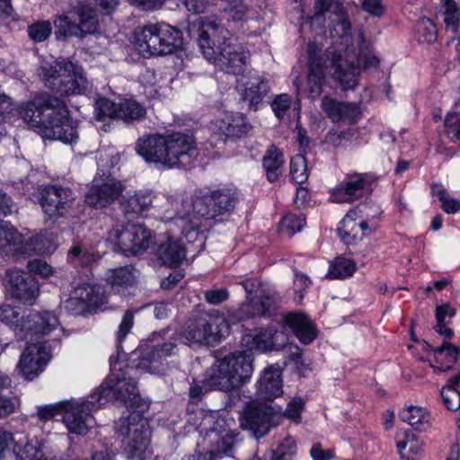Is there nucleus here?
I'll return each mask as SVG.
<instances>
[{"label": "nucleus", "instance_id": "63", "mask_svg": "<svg viewBox=\"0 0 460 460\" xmlns=\"http://www.w3.org/2000/svg\"><path fill=\"white\" fill-rule=\"evenodd\" d=\"M64 411V402L55 405H45L38 408L37 414L40 420L48 421Z\"/></svg>", "mask_w": 460, "mask_h": 460}, {"label": "nucleus", "instance_id": "29", "mask_svg": "<svg viewBox=\"0 0 460 460\" xmlns=\"http://www.w3.org/2000/svg\"><path fill=\"white\" fill-rule=\"evenodd\" d=\"M156 199L150 190H139L129 197H122L119 200V207L125 217L135 218L142 215L153 206Z\"/></svg>", "mask_w": 460, "mask_h": 460}, {"label": "nucleus", "instance_id": "36", "mask_svg": "<svg viewBox=\"0 0 460 460\" xmlns=\"http://www.w3.org/2000/svg\"><path fill=\"white\" fill-rule=\"evenodd\" d=\"M262 164L268 181L270 182L278 181L283 172V153L276 146L271 145L263 156Z\"/></svg>", "mask_w": 460, "mask_h": 460}, {"label": "nucleus", "instance_id": "61", "mask_svg": "<svg viewBox=\"0 0 460 460\" xmlns=\"http://www.w3.org/2000/svg\"><path fill=\"white\" fill-rule=\"evenodd\" d=\"M258 301L259 309L261 310V316L270 313L276 306V300L273 295L265 292L264 290L260 291V295L255 296Z\"/></svg>", "mask_w": 460, "mask_h": 460}, {"label": "nucleus", "instance_id": "60", "mask_svg": "<svg viewBox=\"0 0 460 460\" xmlns=\"http://www.w3.org/2000/svg\"><path fill=\"white\" fill-rule=\"evenodd\" d=\"M18 440L11 432L0 428V460H9L7 453L13 452L10 449L11 445H14Z\"/></svg>", "mask_w": 460, "mask_h": 460}, {"label": "nucleus", "instance_id": "50", "mask_svg": "<svg viewBox=\"0 0 460 460\" xmlns=\"http://www.w3.org/2000/svg\"><path fill=\"white\" fill-rule=\"evenodd\" d=\"M290 176L297 184H303L308 179L306 159L302 155H296L290 161Z\"/></svg>", "mask_w": 460, "mask_h": 460}, {"label": "nucleus", "instance_id": "52", "mask_svg": "<svg viewBox=\"0 0 460 460\" xmlns=\"http://www.w3.org/2000/svg\"><path fill=\"white\" fill-rule=\"evenodd\" d=\"M418 40L420 42L432 43L437 39V28L429 18L422 17L416 24Z\"/></svg>", "mask_w": 460, "mask_h": 460}, {"label": "nucleus", "instance_id": "26", "mask_svg": "<svg viewBox=\"0 0 460 460\" xmlns=\"http://www.w3.org/2000/svg\"><path fill=\"white\" fill-rule=\"evenodd\" d=\"M208 436L211 438L212 447L206 453H195L188 460H217L232 452L234 446V436L229 431L224 435L212 429Z\"/></svg>", "mask_w": 460, "mask_h": 460}, {"label": "nucleus", "instance_id": "42", "mask_svg": "<svg viewBox=\"0 0 460 460\" xmlns=\"http://www.w3.org/2000/svg\"><path fill=\"white\" fill-rule=\"evenodd\" d=\"M67 255L71 261L82 266H88L97 259V254L82 241L74 242Z\"/></svg>", "mask_w": 460, "mask_h": 460}, {"label": "nucleus", "instance_id": "41", "mask_svg": "<svg viewBox=\"0 0 460 460\" xmlns=\"http://www.w3.org/2000/svg\"><path fill=\"white\" fill-rule=\"evenodd\" d=\"M79 22L76 23L79 30V39L97 31L99 26L98 16L94 9L89 6H81L76 11Z\"/></svg>", "mask_w": 460, "mask_h": 460}, {"label": "nucleus", "instance_id": "10", "mask_svg": "<svg viewBox=\"0 0 460 460\" xmlns=\"http://www.w3.org/2000/svg\"><path fill=\"white\" fill-rule=\"evenodd\" d=\"M229 332V324L223 315L202 314L190 319L181 337L190 344L214 346L220 342Z\"/></svg>", "mask_w": 460, "mask_h": 460}, {"label": "nucleus", "instance_id": "20", "mask_svg": "<svg viewBox=\"0 0 460 460\" xmlns=\"http://www.w3.org/2000/svg\"><path fill=\"white\" fill-rule=\"evenodd\" d=\"M50 358L43 342H31L21 355L18 367L26 380H33L39 376Z\"/></svg>", "mask_w": 460, "mask_h": 460}, {"label": "nucleus", "instance_id": "56", "mask_svg": "<svg viewBox=\"0 0 460 460\" xmlns=\"http://www.w3.org/2000/svg\"><path fill=\"white\" fill-rule=\"evenodd\" d=\"M358 132L356 128H348L342 131L331 130L326 135V142L339 147L345 146L358 137Z\"/></svg>", "mask_w": 460, "mask_h": 460}, {"label": "nucleus", "instance_id": "40", "mask_svg": "<svg viewBox=\"0 0 460 460\" xmlns=\"http://www.w3.org/2000/svg\"><path fill=\"white\" fill-rule=\"evenodd\" d=\"M400 418L419 430H426L430 424V414L422 407L409 406L400 412Z\"/></svg>", "mask_w": 460, "mask_h": 460}, {"label": "nucleus", "instance_id": "59", "mask_svg": "<svg viewBox=\"0 0 460 460\" xmlns=\"http://www.w3.org/2000/svg\"><path fill=\"white\" fill-rule=\"evenodd\" d=\"M291 105V97L288 94L277 95L271 103V108L279 119H282Z\"/></svg>", "mask_w": 460, "mask_h": 460}, {"label": "nucleus", "instance_id": "45", "mask_svg": "<svg viewBox=\"0 0 460 460\" xmlns=\"http://www.w3.org/2000/svg\"><path fill=\"white\" fill-rule=\"evenodd\" d=\"M356 270V263L347 258L338 257L330 265L327 278L329 279H343L352 276Z\"/></svg>", "mask_w": 460, "mask_h": 460}, {"label": "nucleus", "instance_id": "44", "mask_svg": "<svg viewBox=\"0 0 460 460\" xmlns=\"http://www.w3.org/2000/svg\"><path fill=\"white\" fill-rule=\"evenodd\" d=\"M296 454V443L294 438H285L276 449L268 451L264 455L265 460H292Z\"/></svg>", "mask_w": 460, "mask_h": 460}, {"label": "nucleus", "instance_id": "38", "mask_svg": "<svg viewBox=\"0 0 460 460\" xmlns=\"http://www.w3.org/2000/svg\"><path fill=\"white\" fill-rule=\"evenodd\" d=\"M107 283L117 292L133 286L135 281L134 270L131 266L119 267L110 270L106 277Z\"/></svg>", "mask_w": 460, "mask_h": 460}, {"label": "nucleus", "instance_id": "33", "mask_svg": "<svg viewBox=\"0 0 460 460\" xmlns=\"http://www.w3.org/2000/svg\"><path fill=\"white\" fill-rule=\"evenodd\" d=\"M361 212L359 208H355L349 210L340 223L338 234L346 244H353L362 240V234L357 222Z\"/></svg>", "mask_w": 460, "mask_h": 460}, {"label": "nucleus", "instance_id": "49", "mask_svg": "<svg viewBox=\"0 0 460 460\" xmlns=\"http://www.w3.org/2000/svg\"><path fill=\"white\" fill-rule=\"evenodd\" d=\"M305 225V217L303 214H287L279 224V231L288 237L300 232Z\"/></svg>", "mask_w": 460, "mask_h": 460}, {"label": "nucleus", "instance_id": "17", "mask_svg": "<svg viewBox=\"0 0 460 460\" xmlns=\"http://www.w3.org/2000/svg\"><path fill=\"white\" fill-rule=\"evenodd\" d=\"M125 188V184L115 178L93 182L84 193V203L94 209L108 208L122 197Z\"/></svg>", "mask_w": 460, "mask_h": 460}, {"label": "nucleus", "instance_id": "19", "mask_svg": "<svg viewBox=\"0 0 460 460\" xmlns=\"http://www.w3.org/2000/svg\"><path fill=\"white\" fill-rule=\"evenodd\" d=\"M6 287L13 298L30 305L40 293L36 279L30 273L16 269L7 271Z\"/></svg>", "mask_w": 460, "mask_h": 460}, {"label": "nucleus", "instance_id": "5", "mask_svg": "<svg viewBox=\"0 0 460 460\" xmlns=\"http://www.w3.org/2000/svg\"><path fill=\"white\" fill-rule=\"evenodd\" d=\"M137 370L128 364L115 363L111 367V375L94 392L98 405L103 404L104 400H116L122 402L132 412H144L149 407L138 393L136 381Z\"/></svg>", "mask_w": 460, "mask_h": 460}, {"label": "nucleus", "instance_id": "35", "mask_svg": "<svg viewBox=\"0 0 460 460\" xmlns=\"http://www.w3.org/2000/svg\"><path fill=\"white\" fill-rule=\"evenodd\" d=\"M146 116V110L143 104L133 99H124L117 102L116 119L126 124L142 120Z\"/></svg>", "mask_w": 460, "mask_h": 460}, {"label": "nucleus", "instance_id": "62", "mask_svg": "<svg viewBox=\"0 0 460 460\" xmlns=\"http://www.w3.org/2000/svg\"><path fill=\"white\" fill-rule=\"evenodd\" d=\"M362 9L372 16L382 17L386 12L383 0H363Z\"/></svg>", "mask_w": 460, "mask_h": 460}, {"label": "nucleus", "instance_id": "7", "mask_svg": "<svg viewBox=\"0 0 460 460\" xmlns=\"http://www.w3.org/2000/svg\"><path fill=\"white\" fill-rule=\"evenodd\" d=\"M253 372L251 353L234 351L217 359L208 372V382L214 388L230 392L250 380Z\"/></svg>", "mask_w": 460, "mask_h": 460}, {"label": "nucleus", "instance_id": "1", "mask_svg": "<svg viewBox=\"0 0 460 460\" xmlns=\"http://www.w3.org/2000/svg\"><path fill=\"white\" fill-rule=\"evenodd\" d=\"M237 199V191L228 188L204 194L197 193L190 202L178 198H168L165 205L172 206L174 212L171 213L166 209L163 220L173 223L187 237L190 232H203L211 219L233 210Z\"/></svg>", "mask_w": 460, "mask_h": 460}, {"label": "nucleus", "instance_id": "22", "mask_svg": "<svg viewBox=\"0 0 460 460\" xmlns=\"http://www.w3.org/2000/svg\"><path fill=\"white\" fill-rule=\"evenodd\" d=\"M167 135L146 134L140 137L135 146L136 152L147 163L166 168Z\"/></svg>", "mask_w": 460, "mask_h": 460}, {"label": "nucleus", "instance_id": "34", "mask_svg": "<svg viewBox=\"0 0 460 460\" xmlns=\"http://www.w3.org/2000/svg\"><path fill=\"white\" fill-rule=\"evenodd\" d=\"M13 452L7 453L9 460H43V453L37 440H27L26 438L19 435Z\"/></svg>", "mask_w": 460, "mask_h": 460}, {"label": "nucleus", "instance_id": "31", "mask_svg": "<svg viewBox=\"0 0 460 460\" xmlns=\"http://www.w3.org/2000/svg\"><path fill=\"white\" fill-rule=\"evenodd\" d=\"M279 333L274 328H260L253 331L252 333L246 334L243 338V342L250 350L256 349L261 352L276 349L275 343Z\"/></svg>", "mask_w": 460, "mask_h": 460}, {"label": "nucleus", "instance_id": "4", "mask_svg": "<svg viewBox=\"0 0 460 460\" xmlns=\"http://www.w3.org/2000/svg\"><path fill=\"white\" fill-rule=\"evenodd\" d=\"M229 31L216 20L202 23L198 37V45L204 58L231 75L242 74L247 66L249 53L227 37Z\"/></svg>", "mask_w": 460, "mask_h": 460}, {"label": "nucleus", "instance_id": "58", "mask_svg": "<svg viewBox=\"0 0 460 460\" xmlns=\"http://www.w3.org/2000/svg\"><path fill=\"white\" fill-rule=\"evenodd\" d=\"M134 324V313L132 310H127L122 317V321L119 326L117 342L119 349L123 339L130 332Z\"/></svg>", "mask_w": 460, "mask_h": 460}, {"label": "nucleus", "instance_id": "37", "mask_svg": "<svg viewBox=\"0 0 460 460\" xmlns=\"http://www.w3.org/2000/svg\"><path fill=\"white\" fill-rule=\"evenodd\" d=\"M436 362L439 366L435 367L436 372H446L452 368V365L457 360L459 348L450 342L444 341L439 347L433 349Z\"/></svg>", "mask_w": 460, "mask_h": 460}, {"label": "nucleus", "instance_id": "53", "mask_svg": "<svg viewBox=\"0 0 460 460\" xmlns=\"http://www.w3.org/2000/svg\"><path fill=\"white\" fill-rule=\"evenodd\" d=\"M445 134L456 142L460 140V110L454 109L447 114L444 119Z\"/></svg>", "mask_w": 460, "mask_h": 460}, {"label": "nucleus", "instance_id": "21", "mask_svg": "<svg viewBox=\"0 0 460 460\" xmlns=\"http://www.w3.org/2000/svg\"><path fill=\"white\" fill-rule=\"evenodd\" d=\"M211 130L225 140H236L246 137L252 126L242 113H226L210 124Z\"/></svg>", "mask_w": 460, "mask_h": 460}, {"label": "nucleus", "instance_id": "32", "mask_svg": "<svg viewBox=\"0 0 460 460\" xmlns=\"http://www.w3.org/2000/svg\"><path fill=\"white\" fill-rule=\"evenodd\" d=\"M156 255L163 264L177 267L185 259L186 251L179 240L168 237L164 242L159 243Z\"/></svg>", "mask_w": 460, "mask_h": 460}, {"label": "nucleus", "instance_id": "30", "mask_svg": "<svg viewBox=\"0 0 460 460\" xmlns=\"http://www.w3.org/2000/svg\"><path fill=\"white\" fill-rule=\"evenodd\" d=\"M283 393L281 371L279 367L266 368L257 383V394L262 399L273 400Z\"/></svg>", "mask_w": 460, "mask_h": 460}, {"label": "nucleus", "instance_id": "28", "mask_svg": "<svg viewBox=\"0 0 460 460\" xmlns=\"http://www.w3.org/2000/svg\"><path fill=\"white\" fill-rule=\"evenodd\" d=\"M284 322L304 344H310L317 337V330L311 319L304 313H288Z\"/></svg>", "mask_w": 460, "mask_h": 460}, {"label": "nucleus", "instance_id": "8", "mask_svg": "<svg viewBox=\"0 0 460 460\" xmlns=\"http://www.w3.org/2000/svg\"><path fill=\"white\" fill-rule=\"evenodd\" d=\"M181 44V31L165 22L148 24L134 32L135 48L145 58L172 54Z\"/></svg>", "mask_w": 460, "mask_h": 460}, {"label": "nucleus", "instance_id": "27", "mask_svg": "<svg viewBox=\"0 0 460 460\" xmlns=\"http://www.w3.org/2000/svg\"><path fill=\"white\" fill-rule=\"evenodd\" d=\"M324 80L325 60L315 51H310L306 91L312 99L322 94Z\"/></svg>", "mask_w": 460, "mask_h": 460}, {"label": "nucleus", "instance_id": "64", "mask_svg": "<svg viewBox=\"0 0 460 460\" xmlns=\"http://www.w3.org/2000/svg\"><path fill=\"white\" fill-rule=\"evenodd\" d=\"M305 402L300 397L293 398L287 406L284 416L293 420L298 421L300 414L304 408Z\"/></svg>", "mask_w": 460, "mask_h": 460}, {"label": "nucleus", "instance_id": "3", "mask_svg": "<svg viewBox=\"0 0 460 460\" xmlns=\"http://www.w3.org/2000/svg\"><path fill=\"white\" fill-rule=\"evenodd\" d=\"M19 116L31 128H42L51 139L64 143L75 142L77 128L66 103L49 93H41L18 109Z\"/></svg>", "mask_w": 460, "mask_h": 460}, {"label": "nucleus", "instance_id": "12", "mask_svg": "<svg viewBox=\"0 0 460 460\" xmlns=\"http://www.w3.org/2000/svg\"><path fill=\"white\" fill-rule=\"evenodd\" d=\"M90 401L64 402L63 422L71 433L85 435L94 424L93 411L99 407L93 393Z\"/></svg>", "mask_w": 460, "mask_h": 460}, {"label": "nucleus", "instance_id": "48", "mask_svg": "<svg viewBox=\"0 0 460 460\" xmlns=\"http://www.w3.org/2000/svg\"><path fill=\"white\" fill-rule=\"evenodd\" d=\"M22 242V235L7 222H0V250L13 247Z\"/></svg>", "mask_w": 460, "mask_h": 460}, {"label": "nucleus", "instance_id": "39", "mask_svg": "<svg viewBox=\"0 0 460 460\" xmlns=\"http://www.w3.org/2000/svg\"><path fill=\"white\" fill-rule=\"evenodd\" d=\"M460 372L450 376L441 389L440 394L446 408L449 411L460 409Z\"/></svg>", "mask_w": 460, "mask_h": 460}, {"label": "nucleus", "instance_id": "16", "mask_svg": "<svg viewBox=\"0 0 460 460\" xmlns=\"http://www.w3.org/2000/svg\"><path fill=\"white\" fill-rule=\"evenodd\" d=\"M176 345L172 342L143 348L138 352V362L132 365L137 371L164 375L168 369L166 358L176 353Z\"/></svg>", "mask_w": 460, "mask_h": 460}, {"label": "nucleus", "instance_id": "6", "mask_svg": "<svg viewBox=\"0 0 460 460\" xmlns=\"http://www.w3.org/2000/svg\"><path fill=\"white\" fill-rule=\"evenodd\" d=\"M39 75L46 88L61 96L83 94L90 87L83 67L67 58L42 63Z\"/></svg>", "mask_w": 460, "mask_h": 460}, {"label": "nucleus", "instance_id": "57", "mask_svg": "<svg viewBox=\"0 0 460 460\" xmlns=\"http://www.w3.org/2000/svg\"><path fill=\"white\" fill-rule=\"evenodd\" d=\"M407 447L410 453L412 455H417L422 449V442H420L412 432H405L403 440L397 441V448L401 454L402 458H404V456L402 454V452Z\"/></svg>", "mask_w": 460, "mask_h": 460}, {"label": "nucleus", "instance_id": "2", "mask_svg": "<svg viewBox=\"0 0 460 460\" xmlns=\"http://www.w3.org/2000/svg\"><path fill=\"white\" fill-rule=\"evenodd\" d=\"M325 13L333 14L332 22L341 28L342 43H346L345 49H337L332 54L333 78L339 81L343 88L353 89L358 85V77L361 67H376L379 59L371 55L361 57L353 45H349L351 24L348 19L343 4L336 0H315L314 5V18L319 20Z\"/></svg>", "mask_w": 460, "mask_h": 460}, {"label": "nucleus", "instance_id": "13", "mask_svg": "<svg viewBox=\"0 0 460 460\" xmlns=\"http://www.w3.org/2000/svg\"><path fill=\"white\" fill-rule=\"evenodd\" d=\"M166 168L189 167L199 152L192 136L175 132L167 135Z\"/></svg>", "mask_w": 460, "mask_h": 460}, {"label": "nucleus", "instance_id": "25", "mask_svg": "<svg viewBox=\"0 0 460 460\" xmlns=\"http://www.w3.org/2000/svg\"><path fill=\"white\" fill-rule=\"evenodd\" d=\"M240 85V100L247 104L250 111H258L270 93L268 81L258 75H251Z\"/></svg>", "mask_w": 460, "mask_h": 460}, {"label": "nucleus", "instance_id": "54", "mask_svg": "<svg viewBox=\"0 0 460 460\" xmlns=\"http://www.w3.org/2000/svg\"><path fill=\"white\" fill-rule=\"evenodd\" d=\"M30 39L34 42L46 40L52 32V25L49 21H37L28 26Z\"/></svg>", "mask_w": 460, "mask_h": 460}, {"label": "nucleus", "instance_id": "43", "mask_svg": "<svg viewBox=\"0 0 460 460\" xmlns=\"http://www.w3.org/2000/svg\"><path fill=\"white\" fill-rule=\"evenodd\" d=\"M53 24L56 29L55 34L58 40L66 39L68 37L78 36V28L76 22L66 14H58L54 17Z\"/></svg>", "mask_w": 460, "mask_h": 460}, {"label": "nucleus", "instance_id": "18", "mask_svg": "<svg viewBox=\"0 0 460 460\" xmlns=\"http://www.w3.org/2000/svg\"><path fill=\"white\" fill-rule=\"evenodd\" d=\"M58 324V318L52 312L27 310L22 314L21 332L24 339L37 340L49 334Z\"/></svg>", "mask_w": 460, "mask_h": 460}, {"label": "nucleus", "instance_id": "51", "mask_svg": "<svg viewBox=\"0 0 460 460\" xmlns=\"http://www.w3.org/2000/svg\"><path fill=\"white\" fill-rule=\"evenodd\" d=\"M257 316H261V310L259 309L258 301L255 296L253 297H247L233 314V317L236 322L245 321Z\"/></svg>", "mask_w": 460, "mask_h": 460}, {"label": "nucleus", "instance_id": "47", "mask_svg": "<svg viewBox=\"0 0 460 460\" xmlns=\"http://www.w3.org/2000/svg\"><path fill=\"white\" fill-rule=\"evenodd\" d=\"M24 312L20 307L4 305L0 307V322L21 332L22 318Z\"/></svg>", "mask_w": 460, "mask_h": 460}, {"label": "nucleus", "instance_id": "9", "mask_svg": "<svg viewBox=\"0 0 460 460\" xmlns=\"http://www.w3.org/2000/svg\"><path fill=\"white\" fill-rule=\"evenodd\" d=\"M144 412H131L116 423V433L123 438L132 460H144L148 454L150 431Z\"/></svg>", "mask_w": 460, "mask_h": 460}, {"label": "nucleus", "instance_id": "15", "mask_svg": "<svg viewBox=\"0 0 460 460\" xmlns=\"http://www.w3.org/2000/svg\"><path fill=\"white\" fill-rule=\"evenodd\" d=\"M75 198L70 188L49 184L40 190V204L49 217H62L72 207Z\"/></svg>", "mask_w": 460, "mask_h": 460}, {"label": "nucleus", "instance_id": "11", "mask_svg": "<svg viewBox=\"0 0 460 460\" xmlns=\"http://www.w3.org/2000/svg\"><path fill=\"white\" fill-rule=\"evenodd\" d=\"M108 240L126 256L146 252L154 238L149 229L139 224L118 225L108 233Z\"/></svg>", "mask_w": 460, "mask_h": 460}, {"label": "nucleus", "instance_id": "23", "mask_svg": "<svg viewBox=\"0 0 460 460\" xmlns=\"http://www.w3.org/2000/svg\"><path fill=\"white\" fill-rule=\"evenodd\" d=\"M321 108L333 123L353 125L361 118V111L357 103L341 102L330 96L323 98Z\"/></svg>", "mask_w": 460, "mask_h": 460}, {"label": "nucleus", "instance_id": "14", "mask_svg": "<svg viewBox=\"0 0 460 460\" xmlns=\"http://www.w3.org/2000/svg\"><path fill=\"white\" fill-rule=\"evenodd\" d=\"M274 416L275 411L271 406L259 401H252L241 412V427L251 430L256 438H261L276 425Z\"/></svg>", "mask_w": 460, "mask_h": 460}, {"label": "nucleus", "instance_id": "55", "mask_svg": "<svg viewBox=\"0 0 460 460\" xmlns=\"http://www.w3.org/2000/svg\"><path fill=\"white\" fill-rule=\"evenodd\" d=\"M95 119L104 121L106 118L116 119L117 103L107 98H99L94 103Z\"/></svg>", "mask_w": 460, "mask_h": 460}, {"label": "nucleus", "instance_id": "46", "mask_svg": "<svg viewBox=\"0 0 460 460\" xmlns=\"http://www.w3.org/2000/svg\"><path fill=\"white\" fill-rule=\"evenodd\" d=\"M82 301L85 302L90 309L93 306H99L102 303V295L100 288L89 284H84L74 291Z\"/></svg>", "mask_w": 460, "mask_h": 460}, {"label": "nucleus", "instance_id": "24", "mask_svg": "<svg viewBox=\"0 0 460 460\" xmlns=\"http://www.w3.org/2000/svg\"><path fill=\"white\" fill-rule=\"evenodd\" d=\"M369 186V181L365 174L355 173L348 175L331 194V200L338 203L353 202L362 197Z\"/></svg>", "mask_w": 460, "mask_h": 460}]
</instances>
